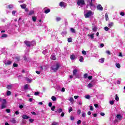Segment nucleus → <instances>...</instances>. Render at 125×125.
Instances as JSON below:
<instances>
[{
    "mask_svg": "<svg viewBox=\"0 0 125 125\" xmlns=\"http://www.w3.org/2000/svg\"><path fill=\"white\" fill-rule=\"evenodd\" d=\"M59 67H60V64L59 63H56L51 67V69L54 72H57V71H58Z\"/></svg>",
    "mask_w": 125,
    "mask_h": 125,
    "instance_id": "f257e3e1",
    "label": "nucleus"
},
{
    "mask_svg": "<svg viewBox=\"0 0 125 125\" xmlns=\"http://www.w3.org/2000/svg\"><path fill=\"white\" fill-rule=\"evenodd\" d=\"M91 15H93V13L91 11H88L85 14H84L85 18H89Z\"/></svg>",
    "mask_w": 125,
    "mask_h": 125,
    "instance_id": "f03ea898",
    "label": "nucleus"
},
{
    "mask_svg": "<svg viewBox=\"0 0 125 125\" xmlns=\"http://www.w3.org/2000/svg\"><path fill=\"white\" fill-rule=\"evenodd\" d=\"M77 73H78V69H75L73 72V76H75V79H78L79 78V76L77 75Z\"/></svg>",
    "mask_w": 125,
    "mask_h": 125,
    "instance_id": "7ed1b4c3",
    "label": "nucleus"
},
{
    "mask_svg": "<svg viewBox=\"0 0 125 125\" xmlns=\"http://www.w3.org/2000/svg\"><path fill=\"white\" fill-rule=\"evenodd\" d=\"M77 4L78 5H83L84 4V0H79L77 2Z\"/></svg>",
    "mask_w": 125,
    "mask_h": 125,
    "instance_id": "20e7f679",
    "label": "nucleus"
},
{
    "mask_svg": "<svg viewBox=\"0 0 125 125\" xmlns=\"http://www.w3.org/2000/svg\"><path fill=\"white\" fill-rule=\"evenodd\" d=\"M24 43L26 44V46H27L28 47H31V42L25 41Z\"/></svg>",
    "mask_w": 125,
    "mask_h": 125,
    "instance_id": "39448f33",
    "label": "nucleus"
},
{
    "mask_svg": "<svg viewBox=\"0 0 125 125\" xmlns=\"http://www.w3.org/2000/svg\"><path fill=\"white\" fill-rule=\"evenodd\" d=\"M92 1H94V0H88V2H89L91 7H95V6L92 4Z\"/></svg>",
    "mask_w": 125,
    "mask_h": 125,
    "instance_id": "423d86ee",
    "label": "nucleus"
},
{
    "mask_svg": "<svg viewBox=\"0 0 125 125\" xmlns=\"http://www.w3.org/2000/svg\"><path fill=\"white\" fill-rule=\"evenodd\" d=\"M60 6H61L62 7H63V8H65L66 7V3L64 2H61L59 4Z\"/></svg>",
    "mask_w": 125,
    "mask_h": 125,
    "instance_id": "0eeeda50",
    "label": "nucleus"
},
{
    "mask_svg": "<svg viewBox=\"0 0 125 125\" xmlns=\"http://www.w3.org/2000/svg\"><path fill=\"white\" fill-rule=\"evenodd\" d=\"M70 58L71 60H76L77 57H76V55L72 54L70 56Z\"/></svg>",
    "mask_w": 125,
    "mask_h": 125,
    "instance_id": "6e6552de",
    "label": "nucleus"
},
{
    "mask_svg": "<svg viewBox=\"0 0 125 125\" xmlns=\"http://www.w3.org/2000/svg\"><path fill=\"white\" fill-rule=\"evenodd\" d=\"M98 10H100L101 11H102V10H103V7H102V6L101 4H99L97 6V7Z\"/></svg>",
    "mask_w": 125,
    "mask_h": 125,
    "instance_id": "1a4fd4ad",
    "label": "nucleus"
},
{
    "mask_svg": "<svg viewBox=\"0 0 125 125\" xmlns=\"http://www.w3.org/2000/svg\"><path fill=\"white\" fill-rule=\"evenodd\" d=\"M116 118L117 120H118V121H122V119L123 117H122V115L118 114L116 116Z\"/></svg>",
    "mask_w": 125,
    "mask_h": 125,
    "instance_id": "9d476101",
    "label": "nucleus"
},
{
    "mask_svg": "<svg viewBox=\"0 0 125 125\" xmlns=\"http://www.w3.org/2000/svg\"><path fill=\"white\" fill-rule=\"evenodd\" d=\"M36 41H32L30 42V45L31 46H34V45H36Z\"/></svg>",
    "mask_w": 125,
    "mask_h": 125,
    "instance_id": "9b49d317",
    "label": "nucleus"
},
{
    "mask_svg": "<svg viewBox=\"0 0 125 125\" xmlns=\"http://www.w3.org/2000/svg\"><path fill=\"white\" fill-rule=\"evenodd\" d=\"M12 63V62L10 61H7L4 62V64H5V65H11Z\"/></svg>",
    "mask_w": 125,
    "mask_h": 125,
    "instance_id": "f8f14e48",
    "label": "nucleus"
},
{
    "mask_svg": "<svg viewBox=\"0 0 125 125\" xmlns=\"http://www.w3.org/2000/svg\"><path fill=\"white\" fill-rule=\"evenodd\" d=\"M88 37H89L91 40H93V39H94V34H92L91 35L88 34Z\"/></svg>",
    "mask_w": 125,
    "mask_h": 125,
    "instance_id": "ddd939ff",
    "label": "nucleus"
},
{
    "mask_svg": "<svg viewBox=\"0 0 125 125\" xmlns=\"http://www.w3.org/2000/svg\"><path fill=\"white\" fill-rule=\"evenodd\" d=\"M10 122H11V123H12V124H15V123H16L15 119H14V118H11L10 119Z\"/></svg>",
    "mask_w": 125,
    "mask_h": 125,
    "instance_id": "4468645a",
    "label": "nucleus"
},
{
    "mask_svg": "<svg viewBox=\"0 0 125 125\" xmlns=\"http://www.w3.org/2000/svg\"><path fill=\"white\" fill-rule=\"evenodd\" d=\"M69 101H70V103H71V104H74V98L73 97H70L69 99H68Z\"/></svg>",
    "mask_w": 125,
    "mask_h": 125,
    "instance_id": "2eb2a0df",
    "label": "nucleus"
},
{
    "mask_svg": "<svg viewBox=\"0 0 125 125\" xmlns=\"http://www.w3.org/2000/svg\"><path fill=\"white\" fill-rule=\"evenodd\" d=\"M34 14H35V11L34 10H30L29 11V13L28 14V15H34Z\"/></svg>",
    "mask_w": 125,
    "mask_h": 125,
    "instance_id": "dca6fc26",
    "label": "nucleus"
},
{
    "mask_svg": "<svg viewBox=\"0 0 125 125\" xmlns=\"http://www.w3.org/2000/svg\"><path fill=\"white\" fill-rule=\"evenodd\" d=\"M26 6H27V5H26V4H23L22 5H21V7L23 9H25V8H26Z\"/></svg>",
    "mask_w": 125,
    "mask_h": 125,
    "instance_id": "f3484780",
    "label": "nucleus"
},
{
    "mask_svg": "<svg viewBox=\"0 0 125 125\" xmlns=\"http://www.w3.org/2000/svg\"><path fill=\"white\" fill-rule=\"evenodd\" d=\"M22 118H23L24 120H28V119H29V116L26 115H24L23 116H22Z\"/></svg>",
    "mask_w": 125,
    "mask_h": 125,
    "instance_id": "a211bd4d",
    "label": "nucleus"
},
{
    "mask_svg": "<svg viewBox=\"0 0 125 125\" xmlns=\"http://www.w3.org/2000/svg\"><path fill=\"white\" fill-rule=\"evenodd\" d=\"M28 88H29V84H26L24 85V89H25V90H27V89H28Z\"/></svg>",
    "mask_w": 125,
    "mask_h": 125,
    "instance_id": "6ab92c4d",
    "label": "nucleus"
},
{
    "mask_svg": "<svg viewBox=\"0 0 125 125\" xmlns=\"http://www.w3.org/2000/svg\"><path fill=\"white\" fill-rule=\"evenodd\" d=\"M62 36H63V37H65V36H66V35H67V31H62Z\"/></svg>",
    "mask_w": 125,
    "mask_h": 125,
    "instance_id": "aec40b11",
    "label": "nucleus"
},
{
    "mask_svg": "<svg viewBox=\"0 0 125 125\" xmlns=\"http://www.w3.org/2000/svg\"><path fill=\"white\" fill-rule=\"evenodd\" d=\"M105 19L106 21H108V20H109V17H108L107 13H105Z\"/></svg>",
    "mask_w": 125,
    "mask_h": 125,
    "instance_id": "412c9836",
    "label": "nucleus"
},
{
    "mask_svg": "<svg viewBox=\"0 0 125 125\" xmlns=\"http://www.w3.org/2000/svg\"><path fill=\"white\" fill-rule=\"evenodd\" d=\"M113 25H114L113 22H109L108 27H109V28H112V27H113Z\"/></svg>",
    "mask_w": 125,
    "mask_h": 125,
    "instance_id": "4be33fe9",
    "label": "nucleus"
},
{
    "mask_svg": "<svg viewBox=\"0 0 125 125\" xmlns=\"http://www.w3.org/2000/svg\"><path fill=\"white\" fill-rule=\"evenodd\" d=\"M26 81L27 83H32V81H33V80L32 79L27 78Z\"/></svg>",
    "mask_w": 125,
    "mask_h": 125,
    "instance_id": "5701e85b",
    "label": "nucleus"
},
{
    "mask_svg": "<svg viewBox=\"0 0 125 125\" xmlns=\"http://www.w3.org/2000/svg\"><path fill=\"white\" fill-rule=\"evenodd\" d=\"M104 60H105V59L101 58V59L99 60V62H100V63H104Z\"/></svg>",
    "mask_w": 125,
    "mask_h": 125,
    "instance_id": "b1692460",
    "label": "nucleus"
},
{
    "mask_svg": "<svg viewBox=\"0 0 125 125\" xmlns=\"http://www.w3.org/2000/svg\"><path fill=\"white\" fill-rule=\"evenodd\" d=\"M7 89H11V88H12V84L7 85Z\"/></svg>",
    "mask_w": 125,
    "mask_h": 125,
    "instance_id": "393cba45",
    "label": "nucleus"
},
{
    "mask_svg": "<svg viewBox=\"0 0 125 125\" xmlns=\"http://www.w3.org/2000/svg\"><path fill=\"white\" fill-rule=\"evenodd\" d=\"M24 60H25V61L28 62V61H30V58H28V57H27L26 56H24Z\"/></svg>",
    "mask_w": 125,
    "mask_h": 125,
    "instance_id": "a878e982",
    "label": "nucleus"
},
{
    "mask_svg": "<svg viewBox=\"0 0 125 125\" xmlns=\"http://www.w3.org/2000/svg\"><path fill=\"white\" fill-rule=\"evenodd\" d=\"M93 86V85L91 84V83H89L88 85H87V87H88V88H91V87H92Z\"/></svg>",
    "mask_w": 125,
    "mask_h": 125,
    "instance_id": "bb28decb",
    "label": "nucleus"
},
{
    "mask_svg": "<svg viewBox=\"0 0 125 125\" xmlns=\"http://www.w3.org/2000/svg\"><path fill=\"white\" fill-rule=\"evenodd\" d=\"M79 61L81 62H83V56H80Z\"/></svg>",
    "mask_w": 125,
    "mask_h": 125,
    "instance_id": "cd10ccee",
    "label": "nucleus"
},
{
    "mask_svg": "<svg viewBox=\"0 0 125 125\" xmlns=\"http://www.w3.org/2000/svg\"><path fill=\"white\" fill-rule=\"evenodd\" d=\"M70 31L71 33H73V34H75V33H76V30H75V29L73 28H70Z\"/></svg>",
    "mask_w": 125,
    "mask_h": 125,
    "instance_id": "c85d7f7f",
    "label": "nucleus"
},
{
    "mask_svg": "<svg viewBox=\"0 0 125 125\" xmlns=\"http://www.w3.org/2000/svg\"><path fill=\"white\" fill-rule=\"evenodd\" d=\"M48 52V50L47 49H45V50L42 51V53L43 54H46V53H47Z\"/></svg>",
    "mask_w": 125,
    "mask_h": 125,
    "instance_id": "c756f323",
    "label": "nucleus"
},
{
    "mask_svg": "<svg viewBox=\"0 0 125 125\" xmlns=\"http://www.w3.org/2000/svg\"><path fill=\"white\" fill-rule=\"evenodd\" d=\"M116 66L117 68H118L119 69H120L121 68V65L119 63H116Z\"/></svg>",
    "mask_w": 125,
    "mask_h": 125,
    "instance_id": "7c9ffc66",
    "label": "nucleus"
},
{
    "mask_svg": "<svg viewBox=\"0 0 125 125\" xmlns=\"http://www.w3.org/2000/svg\"><path fill=\"white\" fill-rule=\"evenodd\" d=\"M88 74L87 73H85L84 75H83V78L84 79H86V78H88Z\"/></svg>",
    "mask_w": 125,
    "mask_h": 125,
    "instance_id": "2f4dec72",
    "label": "nucleus"
},
{
    "mask_svg": "<svg viewBox=\"0 0 125 125\" xmlns=\"http://www.w3.org/2000/svg\"><path fill=\"white\" fill-rule=\"evenodd\" d=\"M56 98L55 97V96H52L51 97V100H52V101H55L56 100Z\"/></svg>",
    "mask_w": 125,
    "mask_h": 125,
    "instance_id": "473e14b6",
    "label": "nucleus"
},
{
    "mask_svg": "<svg viewBox=\"0 0 125 125\" xmlns=\"http://www.w3.org/2000/svg\"><path fill=\"white\" fill-rule=\"evenodd\" d=\"M32 20L34 22H36V21H37V17H32Z\"/></svg>",
    "mask_w": 125,
    "mask_h": 125,
    "instance_id": "72a5a7b5",
    "label": "nucleus"
},
{
    "mask_svg": "<svg viewBox=\"0 0 125 125\" xmlns=\"http://www.w3.org/2000/svg\"><path fill=\"white\" fill-rule=\"evenodd\" d=\"M85 98H86V99H89L90 98V96H89V95H85Z\"/></svg>",
    "mask_w": 125,
    "mask_h": 125,
    "instance_id": "f704fd0d",
    "label": "nucleus"
},
{
    "mask_svg": "<svg viewBox=\"0 0 125 125\" xmlns=\"http://www.w3.org/2000/svg\"><path fill=\"white\" fill-rule=\"evenodd\" d=\"M51 59H52V60H55L56 59V58H55V56L54 55L51 56Z\"/></svg>",
    "mask_w": 125,
    "mask_h": 125,
    "instance_id": "c9c22d12",
    "label": "nucleus"
},
{
    "mask_svg": "<svg viewBox=\"0 0 125 125\" xmlns=\"http://www.w3.org/2000/svg\"><path fill=\"white\" fill-rule=\"evenodd\" d=\"M9 95H11V92L10 91H7V96H9Z\"/></svg>",
    "mask_w": 125,
    "mask_h": 125,
    "instance_id": "e433bc0d",
    "label": "nucleus"
},
{
    "mask_svg": "<svg viewBox=\"0 0 125 125\" xmlns=\"http://www.w3.org/2000/svg\"><path fill=\"white\" fill-rule=\"evenodd\" d=\"M2 104H6V100L3 99L2 102Z\"/></svg>",
    "mask_w": 125,
    "mask_h": 125,
    "instance_id": "4c0bfd02",
    "label": "nucleus"
},
{
    "mask_svg": "<svg viewBox=\"0 0 125 125\" xmlns=\"http://www.w3.org/2000/svg\"><path fill=\"white\" fill-rule=\"evenodd\" d=\"M1 38H7V34H3L1 36Z\"/></svg>",
    "mask_w": 125,
    "mask_h": 125,
    "instance_id": "58836bf2",
    "label": "nucleus"
},
{
    "mask_svg": "<svg viewBox=\"0 0 125 125\" xmlns=\"http://www.w3.org/2000/svg\"><path fill=\"white\" fill-rule=\"evenodd\" d=\"M5 108V104H2L1 109H4Z\"/></svg>",
    "mask_w": 125,
    "mask_h": 125,
    "instance_id": "ea45409f",
    "label": "nucleus"
},
{
    "mask_svg": "<svg viewBox=\"0 0 125 125\" xmlns=\"http://www.w3.org/2000/svg\"><path fill=\"white\" fill-rule=\"evenodd\" d=\"M44 12L46 14H47V13L50 12V10L47 9V10H45Z\"/></svg>",
    "mask_w": 125,
    "mask_h": 125,
    "instance_id": "a19ab883",
    "label": "nucleus"
},
{
    "mask_svg": "<svg viewBox=\"0 0 125 125\" xmlns=\"http://www.w3.org/2000/svg\"><path fill=\"white\" fill-rule=\"evenodd\" d=\"M82 54L83 55H86V52L84 50L82 51Z\"/></svg>",
    "mask_w": 125,
    "mask_h": 125,
    "instance_id": "79ce46f5",
    "label": "nucleus"
},
{
    "mask_svg": "<svg viewBox=\"0 0 125 125\" xmlns=\"http://www.w3.org/2000/svg\"><path fill=\"white\" fill-rule=\"evenodd\" d=\"M67 42H72V39L71 38H69L67 40Z\"/></svg>",
    "mask_w": 125,
    "mask_h": 125,
    "instance_id": "37998d69",
    "label": "nucleus"
},
{
    "mask_svg": "<svg viewBox=\"0 0 125 125\" xmlns=\"http://www.w3.org/2000/svg\"><path fill=\"white\" fill-rule=\"evenodd\" d=\"M85 116H86V114H85V112H83V113H82V117L83 118L85 117Z\"/></svg>",
    "mask_w": 125,
    "mask_h": 125,
    "instance_id": "c03bdc74",
    "label": "nucleus"
},
{
    "mask_svg": "<svg viewBox=\"0 0 125 125\" xmlns=\"http://www.w3.org/2000/svg\"><path fill=\"white\" fill-rule=\"evenodd\" d=\"M115 100H116V101H119V97H118L117 95H116Z\"/></svg>",
    "mask_w": 125,
    "mask_h": 125,
    "instance_id": "a18cd8bd",
    "label": "nucleus"
},
{
    "mask_svg": "<svg viewBox=\"0 0 125 125\" xmlns=\"http://www.w3.org/2000/svg\"><path fill=\"white\" fill-rule=\"evenodd\" d=\"M100 48H102V47H104V43H101L100 45Z\"/></svg>",
    "mask_w": 125,
    "mask_h": 125,
    "instance_id": "49530a36",
    "label": "nucleus"
},
{
    "mask_svg": "<svg viewBox=\"0 0 125 125\" xmlns=\"http://www.w3.org/2000/svg\"><path fill=\"white\" fill-rule=\"evenodd\" d=\"M97 30V28H96V27L95 26L93 27V32H96Z\"/></svg>",
    "mask_w": 125,
    "mask_h": 125,
    "instance_id": "de8ad7c7",
    "label": "nucleus"
},
{
    "mask_svg": "<svg viewBox=\"0 0 125 125\" xmlns=\"http://www.w3.org/2000/svg\"><path fill=\"white\" fill-rule=\"evenodd\" d=\"M81 113H82V111H81L80 109H78L77 111V113L78 114V115H81Z\"/></svg>",
    "mask_w": 125,
    "mask_h": 125,
    "instance_id": "09e8293b",
    "label": "nucleus"
},
{
    "mask_svg": "<svg viewBox=\"0 0 125 125\" xmlns=\"http://www.w3.org/2000/svg\"><path fill=\"white\" fill-rule=\"evenodd\" d=\"M8 8L10 9L13 8V5L10 4L8 5Z\"/></svg>",
    "mask_w": 125,
    "mask_h": 125,
    "instance_id": "8fccbe9b",
    "label": "nucleus"
},
{
    "mask_svg": "<svg viewBox=\"0 0 125 125\" xmlns=\"http://www.w3.org/2000/svg\"><path fill=\"white\" fill-rule=\"evenodd\" d=\"M51 110L52 111H54V110H55V106H52V107L51 108Z\"/></svg>",
    "mask_w": 125,
    "mask_h": 125,
    "instance_id": "3c124183",
    "label": "nucleus"
},
{
    "mask_svg": "<svg viewBox=\"0 0 125 125\" xmlns=\"http://www.w3.org/2000/svg\"><path fill=\"white\" fill-rule=\"evenodd\" d=\"M106 53H107V54H108L109 55H111V52H110V51L109 50H107L106 51Z\"/></svg>",
    "mask_w": 125,
    "mask_h": 125,
    "instance_id": "603ef678",
    "label": "nucleus"
},
{
    "mask_svg": "<svg viewBox=\"0 0 125 125\" xmlns=\"http://www.w3.org/2000/svg\"><path fill=\"white\" fill-rule=\"evenodd\" d=\"M17 12V11H13L12 12V15H15V14Z\"/></svg>",
    "mask_w": 125,
    "mask_h": 125,
    "instance_id": "864d4df0",
    "label": "nucleus"
},
{
    "mask_svg": "<svg viewBox=\"0 0 125 125\" xmlns=\"http://www.w3.org/2000/svg\"><path fill=\"white\" fill-rule=\"evenodd\" d=\"M110 105H114V101H111L109 102Z\"/></svg>",
    "mask_w": 125,
    "mask_h": 125,
    "instance_id": "5fc2aeb1",
    "label": "nucleus"
},
{
    "mask_svg": "<svg viewBox=\"0 0 125 125\" xmlns=\"http://www.w3.org/2000/svg\"><path fill=\"white\" fill-rule=\"evenodd\" d=\"M100 115H102V117H104L105 116V113L104 112H101Z\"/></svg>",
    "mask_w": 125,
    "mask_h": 125,
    "instance_id": "6e6d98bb",
    "label": "nucleus"
},
{
    "mask_svg": "<svg viewBox=\"0 0 125 125\" xmlns=\"http://www.w3.org/2000/svg\"><path fill=\"white\" fill-rule=\"evenodd\" d=\"M62 112V109L59 108L58 109V113H61Z\"/></svg>",
    "mask_w": 125,
    "mask_h": 125,
    "instance_id": "4d7b16f0",
    "label": "nucleus"
},
{
    "mask_svg": "<svg viewBox=\"0 0 125 125\" xmlns=\"http://www.w3.org/2000/svg\"><path fill=\"white\" fill-rule=\"evenodd\" d=\"M120 15H121V16H125V13L124 12H121L120 13Z\"/></svg>",
    "mask_w": 125,
    "mask_h": 125,
    "instance_id": "13d9d810",
    "label": "nucleus"
},
{
    "mask_svg": "<svg viewBox=\"0 0 125 125\" xmlns=\"http://www.w3.org/2000/svg\"><path fill=\"white\" fill-rule=\"evenodd\" d=\"M82 123V121L81 120H78L77 121V125H81V124Z\"/></svg>",
    "mask_w": 125,
    "mask_h": 125,
    "instance_id": "bf43d9fd",
    "label": "nucleus"
},
{
    "mask_svg": "<svg viewBox=\"0 0 125 125\" xmlns=\"http://www.w3.org/2000/svg\"><path fill=\"white\" fill-rule=\"evenodd\" d=\"M39 94H40L39 92H36L34 93V95H35V96L39 95Z\"/></svg>",
    "mask_w": 125,
    "mask_h": 125,
    "instance_id": "052dcab7",
    "label": "nucleus"
},
{
    "mask_svg": "<svg viewBox=\"0 0 125 125\" xmlns=\"http://www.w3.org/2000/svg\"><path fill=\"white\" fill-rule=\"evenodd\" d=\"M104 29L105 31H109V28L107 26L105 27Z\"/></svg>",
    "mask_w": 125,
    "mask_h": 125,
    "instance_id": "680f3d73",
    "label": "nucleus"
},
{
    "mask_svg": "<svg viewBox=\"0 0 125 125\" xmlns=\"http://www.w3.org/2000/svg\"><path fill=\"white\" fill-rule=\"evenodd\" d=\"M13 67H18V64L17 63H13Z\"/></svg>",
    "mask_w": 125,
    "mask_h": 125,
    "instance_id": "e2e57ef3",
    "label": "nucleus"
},
{
    "mask_svg": "<svg viewBox=\"0 0 125 125\" xmlns=\"http://www.w3.org/2000/svg\"><path fill=\"white\" fill-rule=\"evenodd\" d=\"M89 108H90V111H93V107H92V106L90 105L89 106Z\"/></svg>",
    "mask_w": 125,
    "mask_h": 125,
    "instance_id": "0e129e2a",
    "label": "nucleus"
},
{
    "mask_svg": "<svg viewBox=\"0 0 125 125\" xmlns=\"http://www.w3.org/2000/svg\"><path fill=\"white\" fill-rule=\"evenodd\" d=\"M48 106L49 107H51L52 106V103L51 102L49 103Z\"/></svg>",
    "mask_w": 125,
    "mask_h": 125,
    "instance_id": "69168bd1",
    "label": "nucleus"
},
{
    "mask_svg": "<svg viewBox=\"0 0 125 125\" xmlns=\"http://www.w3.org/2000/svg\"><path fill=\"white\" fill-rule=\"evenodd\" d=\"M6 112L7 113H10V109H6Z\"/></svg>",
    "mask_w": 125,
    "mask_h": 125,
    "instance_id": "338daca9",
    "label": "nucleus"
},
{
    "mask_svg": "<svg viewBox=\"0 0 125 125\" xmlns=\"http://www.w3.org/2000/svg\"><path fill=\"white\" fill-rule=\"evenodd\" d=\"M52 125H58V123L53 122Z\"/></svg>",
    "mask_w": 125,
    "mask_h": 125,
    "instance_id": "774afa93",
    "label": "nucleus"
}]
</instances>
